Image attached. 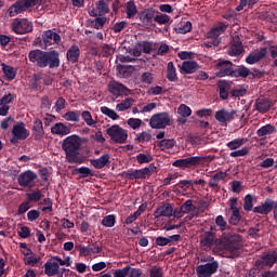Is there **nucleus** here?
<instances>
[{"label": "nucleus", "instance_id": "6e6552de", "mask_svg": "<svg viewBox=\"0 0 277 277\" xmlns=\"http://www.w3.org/2000/svg\"><path fill=\"white\" fill-rule=\"evenodd\" d=\"M155 172H157V167L154 163H151L148 167H145L143 169L128 171L127 176L131 181H134V180L138 181L140 179L144 180V179H148V176H153V174H155Z\"/></svg>", "mask_w": 277, "mask_h": 277}, {"label": "nucleus", "instance_id": "20e7f679", "mask_svg": "<svg viewBox=\"0 0 277 277\" xmlns=\"http://www.w3.org/2000/svg\"><path fill=\"white\" fill-rule=\"evenodd\" d=\"M220 243L226 252H229L232 256L239 258L241 256V236L233 235V236H224Z\"/></svg>", "mask_w": 277, "mask_h": 277}, {"label": "nucleus", "instance_id": "3c124183", "mask_svg": "<svg viewBox=\"0 0 277 277\" xmlns=\"http://www.w3.org/2000/svg\"><path fill=\"white\" fill-rule=\"evenodd\" d=\"M76 174H80V179H88V176H94L92 169L88 167H80L75 170Z\"/></svg>", "mask_w": 277, "mask_h": 277}, {"label": "nucleus", "instance_id": "aec40b11", "mask_svg": "<svg viewBox=\"0 0 277 277\" xmlns=\"http://www.w3.org/2000/svg\"><path fill=\"white\" fill-rule=\"evenodd\" d=\"M265 57H267V48H261L260 51L249 53L246 57V62L252 66L259 64V62L265 60Z\"/></svg>", "mask_w": 277, "mask_h": 277}, {"label": "nucleus", "instance_id": "f03ea898", "mask_svg": "<svg viewBox=\"0 0 277 277\" xmlns=\"http://www.w3.org/2000/svg\"><path fill=\"white\" fill-rule=\"evenodd\" d=\"M81 144V136L77 134L69 135L63 140L62 149L65 153V159H67L68 163H83V156L79 151Z\"/></svg>", "mask_w": 277, "mask_h": 277}, {"label": "nucleus", "instance_id": "49530a36", "mask_svg": "<svg viewBox=\"0 0 277 277\" xmlns=\"http://www.w3.org/2000/svg\"><path fill=\"white\" fill-rule=\"evenodd\" d=\"M101 224L105 226V228H114V226H116V215L109 214L104 216Z\"/></svg>", "mask_w": 277, "mask_h": 277}, {"label": "nucleus", "instance_id": "dca6fc26", "mask_svg": "<svg viewBox=\"0 0 277 277\" xmlns=\"http://www.w3.org/2000/svg\"><path fill=\"white\" fill-rule=\"evenodd\" d=\"M108 92L118 98V96H129L131 90L118 81H110L108 84Z\"/></svg>", "mask_w": 277, "mask_h": 277}, {"label": "nucleus", "instance_id": "9d476101", "mask_svg": "<svg viewBox=\"0 0 277 277\" xmlns=\"http://www.w3.org/2000/svg\"><path fill=\"white\" fill-rule=\"evenodd\" d=\"M149 127L151 129H166V127H170V114L162 111L153 115L149 119Z\"/></svg>", "mask_w": 277, "mask_h": 277}, {"label": "nucleus", "instance_id": "4c0bfd02", "mask_svg": "<svg viewBox=\"0 0 277 277\" xmlns=\"http://www.w3.org/2000/svg\"><path fill=\"white\" fill-rule=\"evenodd\" d=\"M167 79L171 82L179 81V76L176 75V67H174V63L172 62H169L167 65Z\"/></svg>", "mask_w": 277, "mask_h": 277}, {"label": "nucleus", "instance_id": "39448f33", "mask_svg": "<svg viewBox=\"0 0 277 277\" xmlns=\"http://www.w3.org/2000/svg\"><path fill=\"white\" fill-rule=\"evenodd\" d=\"M205 161H207V157L205 156H190L173 161L172 166L173 168H180V170H187L189 168H198L199 166H203Z\"/></svg>", "mask_w": 277, "mask_h": 277}, {"label": "nucleus", "instance_id": "ea45409f", "mask_svg": "<svg viewBox=\"0 0 277 277\" xmlns=\"http://www.w3.org/2000/svg\"><path fill=\"white\" fill-rule=\"evenodd\" d=\"M276 131V127L273 124H265L256 131L258 137H265V135H272Z\"/></svg>", "mask_w": 277, "mask_h": 277}, {"label": "nucleus", "instance_id": "9b49d317", "mask_svg": "<svg viewBox=\"0 0 277 277\" xmlns=\"http://www.w3.org/2000/svg\"><path fill=\"white\" fill-rule=\"evenodd\" d=\"M11 133L13 135L10 138L11 144H18V142L27 140V137H29V130L25 128V122L23 121H19L15 126H13Z\"/></svg>", "mask_w": 277, "mask_h": 277}, {"label": "nucleus", "instance_id": "13d9d810", "mask_svg": "<svg viewBox=\"0 0 277 277\" xmlns=\"http://www.w3.org/2000/svg\"><path fill=\"white\" fill-rule=\"evenodd\" d=\"M14 98H16V95L8 93L0 98V105H10L14 103Z\"/></svg>", "mask_w": 277, "mask_h": 277}, {"label": "nucleus", "instance_id": "4d7b16f0", "mask_svg": "<svg viewBox=\"0 0 277 277\" xmlns=\"http://www.w3.org/2000/svg\"><path fill=\"white\" fill-rule=\"evenodd\" d=\"M141 81L142 83H146L147 85H150L153 81H155V77H153L151 72L145 71L141 75Z\"/></svg>", "mask_w": 277, "mask_h": 277}, {"label": "nucleus", "instance_id": "2f4dec72", "mask_svg": "<svg viewBox=\"0 0 277 277\" xmlns=\"http://www.w3.org/2000/svg\"><path fill=\"white\" fill-rule=\"evenodd\" d=\"M43 267L45 276H57L60 271V264L57 262H47Z\"/></svg>", "mask_w": 277, "mask_h": 277}, {"label": "nucleus", "instance_id": "a211bd4d", "mask_svg": "<svg viewBox=\"0 0 277 277\" xmlns=\"http://www.w3.org/2000/svg\"><path fill=\"white\" fill-rule=\"evenodd\" d=\"M27 10H29L27 0H17L8 9V14L12 18L18 16V14H23V12H27Z\"/></svg>", "mask_w": 277, "mask_h": 277}, {"label": "nucleus", "instance_id": "864d4df0", "mask_svg": "<svg viewBox=\"0 0 277 277\" xmlns=\"http://www.w3.org/2000/svg\"><path fill=\"white\" fill-rule=\"evenodd\" d=\"M105 23H107V17H96L94 21L91 22V27H93L94 29H103Z\"/></svg>", "mask_w": 277, "mask_h": 277}, {"label": "nucleus", "instance_id": "774afa93", "mask_svg": "<svg viewBox=\"0 0 277 277\" xmlns=\"http://www.w3.org/2000/svg\"><path fill=\"white\" fill-rule=\"evenodd\" d=\"M149 277H163V271L161 267L154 266L149 271Z\"/></svg>", "mask_w": 277, "mask_h": 277}, {"label": "nucleus", "instance_id": "5701e85b", "mask_svg": "<svg viewBox=\"0 0 277 277\" xmlns=\"http://www.w3.org/2000/svg\"><path fill=\"white\" fill-rule=\"evenodd\" d=\"M172 215H174V208H172L170 203H163L154 212V217L157 220H159V217H172Z\"/></svg>", "mask_w": 277, "mask_h": 277}, {"label": "nucleus", "instance_id": "bf43d9fd", "mask_svg": "<svg viewBox=\"0 0 277 277\" xmlns=\"http://www.w3.org/2000/svg\"><path fill=\"white\" fill-rule=\"evenodd\" d=\"M153 137V135L148 132H142L140 134L136 135L135 137V142H141L142 144H144V142H150V138Z\"/></svg>", "mask_w": 277, "mask_h": 277}, {"label": "nucleus", "instance_id": "6e6d98bb", "mask_svg": "<svg viewBox=\"0 0 277 277\" xmlns=\"http://www.w3.org/2000/svg\"><path fill=\"white\" fill-rule=\"evenodd\" d=\"M137 163H150L153 161V156L150 154H138L136 155Z\"/></svg>", "mask_w": 277, "mask_h": 277}, {"label": "nucleus", "instance_id": "603ef678", "mask_svg": "<svg viewBox=\"0 0 277 277\" xmlns=\"http://www.w3.org/2000/svg\"><path fill=\"white\" fill-rule=\"evenodd\" d=\"M53 36H55V32L53 30H45L43 32L42 39L45 47H51V44H53Z\"/></svg>", "mask_w": 277, "mask_h": 277}, {"label": "nucleus", "instance_id": "473e14b6", "mask_svg": "<svg viewBox=\"0 0 277 277\" xmlns=\"http://www.w3.org/2000/svg\"><path fill=\"white\" fill-rule=\"evenodd\" d=\"M32 133L35 136V140H41V137H44V127L42 126V120L36 119L32 126Z\"/></svg>", "mask_w": 277, "mask_h": 277}, {"label": "nucleus", "instance_id": "f704fd0d", "mask_svg": "<svg viewBox=\"0 0 277 277\" xmlns=\"http://www.w3.org/2000/svg\"><path fill=\"white\" fill-rule=\"evenodd\" d=\"M1 66L5 79H8V81H14V79H16V70H14V67L9 66L5 63H2Z\"/></svg>", "mask_w": 277, "mask_h": 277}, {"label": "nucleus", "instance_id": "37998d69", "mask_svg": "<svg viewBox=\"0 0 277 277\" xmlns=\"http://www.w3.org/2000/svg\"><path fill=\"white\" fill-rule=\"evenodd\" d=\"M250 75V69L243 65L239 66L237 69H234L232 77H242L243 79H246V77H249Z\"/></svg>", "mask_w": 277, "mask_h": 277}, {"label": "nucleus", "instance_id": "c03bdc74", "mask_svg": "<svg viewBox=\"0 0 277 277\" xmlns=\"http://www.w3.org/2000/svg\"><path fill=\"white\" fill-rule=\"evenodd\" d=\"M96 10L98 16H105V14H109V4H107V2L104 0H100L96 2Z\"/></svg>", "mask_w": 277, "mask_h": 277}, {"label": "nucleus", "instance_id": "bb28decb", "mask_svg": "<svg viewBox=\"0 0 277 277\" xmlns=\"http://www.w3.org/2000/svg\"><path fill=\"white\" fill-rule=\"evenodd\" d=\"M66 57L67 62H70V64H77V62H79V57H81V50L79 49V45H71L66 53Z\"/></svg>", "mask_w": 277, "mask_h": 277}, {"label": "nucleus", "instance_id": "2eb2a0df", "mask_svg": "<svg viewBox=\"0 0 277 277\" xmlns=\"http://www.w3.org/2000/svg\"><path fill=\"white\" fill-rule=\"evenodd\" d=\"M155 14H158L157 10L147 8L138 13V19L144 27H150L155 22Z\"/></svg>", "mask_w": 277, "mask_h": 277}, {"label": "nucleus", "instance_id": "79ce46f5", "mask_svg": "<svg viewBox=\"0 0 277 277\" xmlns=\"http://www.w3.org/2000/svg\"><path fill=\"white\" fill-rule=\"evenodd\" d=\"M175 145L176 141L173 138H163L158 143L160 150H170L171 148H174Z\"/></svg>", "mask_w": 277, "mask_h": 277}, {"label": "nucleus", "instance_id": "423d86ee", "mask_svg": "<svg viewBox=\"0 0 277 277\" xmlns=\"http://www.w3.org/2000/svg\"><path fill=\"white\" fill-rule=\"evenodd\" d=\"M11 30L13 31V34H16V36H25L34 31V23H31L25 17H16L11 23Z\"/></svg>", "mask_w": 277, "mask_h": 277}, {"label": "nucleus", "instance_id": "f8f14e48", "mask_svg": "<svg viewBox=\"0 0 277 277\" xmlns=\"http://www.w3.org/2000/svg\"><path fill=\"white\" fill-rule=\"evenodd\" d=\"M220 269V263L217 261L208 262L197 266L196 274L198 277H211Z\"/></svg>", "mask_w": 277, "mask_h": 277}, {"label": "nucleus", "instance_id": "5fc2aeb1", "mask_svg": "<svg viewBox=\"0 0 277 277\" xmlns=\"http://www.w3.org/2000/svg\"><path fill=\"white\" fill-rule=\"evenodd\" d=\"M155 23H158V25H168L170 23V17L167 14H155L154 17Z\"/></svg>", "mask_w": 277, "mask_h": 277}, {"label": "nucleus", "instance_id": "c9c22d12", "mask_svg": "<svg viewBox=\"0 0 277 277\" xmlns=\"http://www.w3.org/2000/svg\"><path fill=\"white\" fill-rule=\"evenodd\" d=\"M232 215L229 216L228 223L232 226H237L239 222H241V209L240 208H232Z\"/></svg>", "mask_w": 277, "mask_h": 277}, {"label": "nucleus", "instance_id": "58836bf2", "mask_svg": "<svg viewBox=\"0 0 277 277\" xmlns=\"http://www.w3.org/2000/svg\"><path fill=\"white\" fill-rule=\"evenodd\" d=\"M26 197H27V201L31 203V202H40L44 197V195H42V190L35 189L31 193H27Z\"/></svg>", "mask_w": 277, "mask_h": 277}, {"label": "nucleus", "instance_id": "0eeeda50", "mask_svg": "<svg viewBox=\"0 0 277 277\" xmlns=\"http://www.w3.org/2000/svg\"><path fill=\"white\" fill-rule=\"evenodd\" d=\"M248 142V138H235L228 143H226V146L233 150L229 154V157L233 158H237V157H246L249 155L250 149L248 147H243L241 148V146H243V144H246ZM241 148V149H239Z\"/></svg>", "mask_w": 277, "mask_h": 277}, {"label": "nucleus", "instance_id": "680f3d73", "mask_svg": "<svg viewBox=\"0 0 277 277\" xmlns=\"http://www.w3.org/2000/svg\"><path fill=\"white\" fill-rule=\"evenodd\" d=\"M138 48L141 49V51H143V53L149 54L153 52V42L143 41L138 44Z\"/></svg>", "mask_w": 277, "mask_h": 277}, {"label": "nucleus", "instance_id": "e2e57ef3", "mask_svg": "<svg viewBox=\"0 0 277 277\" xmlns=\"http://www.w3.org/2000/svg\"><path fill=\"white\" fill-rule=\"evenodd\" d=\"M192 31V22H186L176 28V34H189Z\"/></svg>", "mask_w": 277, "mask_h": 277}, {"label": "nucleus", "instance_id": "338daca9", "mask_svg": "<svg viewBox=\"0 0 277 277\" xmlns=\"http://www.w3.org/2000/svg\"><path fill=\"white\" fill-rule=\"evenodd\" d=\"M215 224L216 226L220 227V230L224 232L226 230V220H224V216L223 215H217L216 219H215Z\"/></svg>", "mask_w": 277, "mask_h": 277}, {"label": "nucleus", "instance_id": "a19ab883", "mask_svg": "<svg viewBox=\"0 0 277 277\" xmlns=\"http://www.w3.org/2000/svg\"><path fill=\"white\" fill-rule=\"evenodd\" d=\"M63 118L67 120V122H79L81 118V111L80 110H69L67 111Z\"/></svg>", "mask_w": 277, "mask_h": 277}, {"label": "nucleus", "instance_id": "ddd939ff", "mask_svg": "<svg viewBox=\"0 0 277 277\" xmlns=\"http://www.w3.org/2000/svg\"><path fill=\"white\" fill-rule=\"evenodd\" d=\"M36 179H38V174L31 170H27L17 176V183L19 187H28L31 189V187H36Z\"/></svg>", "mask_w": 277, "mask_h": 277}, {"label": "nucleus", "instance_id": "b1692460", "mask_svg": "<svg viewBox=\"0 0 277 277\" xmlns=\"http://www.w3.org/2000/svg\"><path fill=\"white\" fill-rule=\"evenodd\" d=\"M200 69V65L196 61H184L180 66L182 75H194Z\"/></svg>", "mask_w": 277, "mask_h": 277}, {"label": "nucleus", "instance_id": "a18cd8bd", "mask_svg": "<svg viewBox=\"0 0 277 277\" xmlns=\"http://www.w3.org/2000/svg\"><path fill=\"white\" fill-rule=\"evenodd\" d=\"M100 111L102 114H104V116H107L108 118H110V120H118V118H120V116L118 115V113L107 106H102L100 108Z\"/></svg>", "mask_w": 277, "mask_h": 277}, {"label": "nucleus", "instance_id": "e433bc0d", "mask_svg": "<svg viewBox=\"0 0 277 277\" xmlns=\"http://www.w3.org/2000/svg\"><path fill=\"white\" fill-rule=\"evenodd\" d=\"M126 14L127 18H135L137 15V5L133 0H130L126 3Z\"/></svg>", "mask_w": 277, "mask_h": 277}, {"label": "nucleus", "instance_id": "f3484780", "mask_svg": "<svg viewBox=\"0 0 277 277\" xmlns=\"http://www.w3.org/2000/svg\"><path fill=\"white\" fill-rule=\"evenodd\" d=\"M200 246L203 250H211L213 246H217V237L214 232H205L201 235Z\"/></svg>", "mask_w": 277, "mask_h": 277}, {"label": "nucleus", "instance_id": "4468645a", "mask_svg": "<svg viewBox=\"0 0 277 277\" xmlns=\"http://www.w3.org/2000/svg\"><path fill=\"white\" fill-rule=\"evenodd\" d=\"M216 70V77H233L234 69L233 68V62L230 61H219L215 65Z\"/></svg>", "mask_w": 277, "mask_h": 277}, {"label": "nucleus", "instance_id": "0e129e2a", "mask_svg": "<svg viewBox=\"0 0 277 277\" xmlns=\"http://www.w3.org/2000/svg\"><path fill=\"white\" fill-rule=\"evenodd\" d=\"M127 124L131 127V129H140V127H142V119L130 118L128 119Z\"/></svg>", "mask_w": 277, "mask_h": 277}, {"label": "nucleus", "instance_id": "c85d7f7f", "mask_svg": "<svg viewBox=\"0 0 277 277\" xmlns=\"http://www.w3.org/2000/svg\"><path fill=\"white\" fill-rule=\"evenodd\" d=\"M51 133L53 135H68L70 133V127L64 124L63 122H57L51 128Z\"/></svg>", "mask_w": 277, "mask_h": 277}, {"label": "nucleus", "instance_id": "a878e982", "mask_svg": "<svg viewBox=\"0 0 277 277\" xmlns=\"http://www.w3.org/2000/svg\"><path fill=\"white\" fill-rule=\"evenodd\" d=\"M109 159H111L109 154H104L97 159H91L90 163L91 166H93V168H95V170H103V168H106V166H109V163H111Z\"/></svg>", "mask_w": 277, "mask_h": 277}, {"label": "nucleus", "instance_id": "69168bd1", "mask_svg": "<svg viewBox=\"0 0 277 277\" xmlns=\"http://www.w3.org/2000/svg\"><path fill=\"white\" fill-rule=\"evenodd\" d=\"M126 269H128L129 277H142V269H140V268H133L128 265V266H126Z\"/></svg>", "mask_w": 277, "mask_h": 277}, {"label": "nucleus", "instance_id": "7ed1b4c3", "mask_svg": "<svg viewBox=\"0 0 277 277\" xmlns=\"http://www.w3.org/2000/svg\"><path fill=\"white\" fill-rule=\"evenodd\" d=\"M253 202L254 198L252 195L248 194L243 201L245 211H253V213H259L260 215H269L274 209H277V201L274 199L267 198L261 206L256 207H254Z\"/></svg>", "mask_w": 277, "mask_h": 277}, {"label": "nucleus", "instance_id": "f257e3e1", "mask_svg": "<svg viewBox=\"0 0 277 277\" xmlns=\"http://www.w3.org/2000/svg\"><path fill=\"white\" fill-rule=\"evenodd\" d=\"M28 60L32 64H37L39 68H60V52L53 51H42V50H31L28 53Z\"/></svg>", "mask_w": 277, "mask_h": 277}, {"label": "nucleus", "instance_id": "052dcab7", "mask_svg": "<svg viewBox=\"0 0 277 277\" xmlns=\"http://www.w3.org/2000/svg\"><path fill=\"white\" fill-rule=\"evenodd\" d=\"M111 274L114 277H127L129 276V268L126 266L123 268L111 269Z\"/></svg>", "mask_w": 277, "mask_h": 277}, {"label": "nucleus", "instance_id": "1a4fd4ad", "mask_svg": "<svg viewBox=\"0 0 277 277\" xmlns=\"http://www.w3.org/2000/svg\"><path fill=\"white\" fill-rule=\"evenodd\" d=\"M106 133L109 135L110 140L115 142V144H124V142H127V137H129L127 130L122 129L118 124L108 128Z\"/></svg>", "mask_w": 277, "mask_h": 277}, {"label": "nucleus", "instance_id": "7c9ffc66", "mask_svg": "<svg viewBox=\"0 0 277 277\" xmlns=\"http://www.w3.org/2000/svg\"><path fill=\"white\" fill-rule=\"evenodd\" d=\"M192 211H196V206H194V201L192 199L186 200L180 208V215L175 214V217H183L185 213H192Z\"/></svg>", "mask_w": 277, "mask_h": 277}, {"label": "nucleus", "instance_id": "72a5a7b5", "mask_svg": "<svg viewBox=\"0 0 277 277\" xmlns=\"http://www.w3.org/2000/svg\"><path fill=\"white\" fill-rule=\"evenodd\" d=\"M217 88H219V96L220 98H222V101H226L228 98V81L226 80H221L217 83Z\"/></svg>", "mask_w": 277, "mask_h": 277}, {"label": "nucleus", "instance_id": "8fccbe9b", "mask_svg": "<svg viewBox=\"0 0 277 277\" xmlns=\"http://www.w3.org/2000/svg\"><path fill=\"white\" fill-rule=\"evenodd\" d=\"M80 116L88 127H96V121L92 118V113L84 110Z\"/></svg>", "mask_w": 277, "mask_h": 277}, {"label": "nucleus", "instance_id": "cd10ccee", "mask_svg": "<svg viewBox=\"0 0 277 277\" xmlns=\"http://www.w3.org/2000/svg\"><path fill=\"white\" fill-rule=\"evenodd\" d=\"M272 107H274V103L268 98H260L255 102V109L260 111V114H267V110L272 109Z\"/></svg>", "mask_w": 277, "mask_h": 277}, {"label": "nucleus", "instance_id": "412c9836", "mask_svg": "<svg viewBox=\"0 0 277 277\" xmlns=\"http://www.w3.org/2000/svg\"><path fill=\"white\" fill-rule=\"evenodd\" d=\"M237 114V110L228 111L226 109H221L215 113V120L217 122H221V124H226V122H230L232 120H235V115Z\"/></svg>", "mask_w": 277, "mask_h": 277}, {"label": "nucleus", "instance_id": "4be33fe9", "mask_svg": "<svg viewBox=\"0 0 277 277\" xmlns=\"http://www.w3.org/2000/svg\"><path fill=\"white\" fill-rule=\"evenodd\" d=\"M226 29H228V24L220 22L219 24L213 26L211 30L208 32V38H212L214 40H222L220 36H222V34H225Z\"/></svg>", "mask_w": 277, "mask_h": 277}, {"label": "nucleus", "instance_id": "6ab92c4d", "mask_svg": "<svg viewBox=\"0 0 277 277\" xmlns=\"http://www.w3.org/2000/svg\"><path fill=\"white\" fill-rule=\"evenodd\" d=\"M243 53V43L241 42V38L238 35L233 37V41L228 49V55L230 57H237V55H241Z\"/></svg>", "mask_w": 277, "mask_h": 277}, {"label": "nucleus", "instance_id": "09e8293b", "mask_svg": "<svg viewBox=\"0 0 277 277\" xmlns=\"http://www.w3.org/2000/svg\"><path fill=\"white\" fill-rule=\"evenodd\" d=\"M177 114L182 118H189V116H192V108L185 104H181L177 107Z\"/></svg>", "mask_w": 277, "mask_h": 277}, {"label": "nucleus", "instance_id": "393cba45", "mask_svg": "<svg viewBox=\"0 0 277 277\" xmlns=\"http://www.w3.org/2000/svg\"><path fill=\"white\" fill-rule=\"evenodd\" d=\"M226 176H228L226 172L221 171L215 173L208 182L209 187H211V189H214V192H220V181H224Z\"/></svg>", "mask_w": 277, "mask_h": 277}, {"label": "nucleus", "instance_id": "c756f323", "mask_svg": "<svg viewBox=\"0 0 277 277\" xmlns=\"http://www.w3.org/2000/svg\"><path fill=\"white\" fill-rule=\"evenodd\" d=\"M262 261L266 267H274L277 263V251H269L262 255Z\"/></svg>", "mask_w": 277, "mask_h": 277}, {"label": "nucleus", "instance_id": "de8ad7c7", "mask_svg": "<svg viewBox=\"0 0 277 277\" xmlns=\"http://www.w3.org/2000/svg\"><path fill=\"white\" fill-rule=\"evenodd\" d=\"M132 106H133V98L128 97L123 100L121 103L117 104L116 109L118 111H127V109H131Z\"/></svg>", "mask_w": 277, "mask_h": 277}]
</instances>
